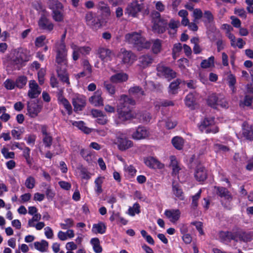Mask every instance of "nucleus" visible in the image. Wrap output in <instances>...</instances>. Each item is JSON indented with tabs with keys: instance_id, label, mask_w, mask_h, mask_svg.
<instances>
[{
	"instance_id": "1",
	"label": "nucleus",
	"mask_w": 253,
	"mask_h": 253,
	"mask_svg": "<svg viewBox=\"0 0 253 253\" xmlns=\"http://www.w3.org/2000/svg\"><path fill=\"white\" fill-rule=\"evenodd\" d=\"M135 104V101L126 95L121 96L120 103L117 107L118 118L116 120L117 125L124 124L135 117L134 114L129 108V105Z\"/></svg>"
},
{
	"instance_id": "52",
	"label": "nucleus",
	"mask_w": 253,
	"mask_h": 253,
	"mask_svg": "<svg viewBox=\"0 0 253 253\" xmlns=\"http://www.w3.org/2000/svg\"><path fill=\"white\" fill-rule=\"evenodd\" d=\"M128 211L129 214L131 216H134L135 213L138 214L140 212L139 205L135 203L132 207L129 208Z\"/></svg>"
},
{
	"instance_id": "21",
	"label": "nucleus",
	"mask_w": 253,
	"mask_h": 253,
	"mask_svg": "<svg viewBox=\"0 0 253 253\" xmlns=\"http://www.w3.org/2000/svg\"><path fill=\"white\" fill-rule=\"evenodd\" d=\"M144 163L146 166L152 169H162L164 167L163 164L161 163L156 159L149 157L144 159Z\"/></svg>"
},
{
	"instance_id": "8",
	"label": "nucleus",
	"mask_w": 253,
	"mask_h": 253,
	"mask_svg": "<svg viewBox=\"0 0 253 253\" xmlns=\"http://www.w3.org/2000/svg\"><path fill=\"white\" fill-rule=\"evenodd\" d=\"M72 102L75 112L82 111L86 104L85 97L83 95L77 94L72 98Z\"/></svg>"
},
{
	"instance_id": "36",
	"label": "nucleus",
	"mask_w": 253,
	"mask_h": 253,
	"mask_svg": "<svg viewBox=\"0 0 253 253\" xmlns=\"http://www.w3.org/2000/svg\"><path fill=\"white\" fill-rule=\"evenodd\" d=\"M172 192L173 194L180 200H183L184 196L182 189L180 186L177 184L173 183L172 184Z\"/></svg>"
},
{
	"instance_id": "39",
	"label": "nucleus",
	"mask_w": 253,
	"mask_h": 253,
	"mask_svg": "<svg viewBox=\"0 0 253 253\" xmlns=\"http://www.w3.org/2000/svg\"><path fill=\"white\" fill-rule=\"evenodd\" d=\"M228 84L229 88L234 93L236 91L235 84H236V79L235 76L232 74H229L227 77Z\"/></svg>"
},
{
	"instance_id": "33",
	"label": "nucleus",
	"mask_w": 253,
	"mask_h": 253,
	"mask_svg": "<svg viewBox=\"0 0 253 253\" xmlns=\"http://www.w3.org/2000/svg\"><path fill=\"white\" fill-rule=\"evenodd\" d=\"M90 244L92 246L94 252L95 253H100L102 251V248L100 246V241L97 238H93L90 240Z\"/></svg>"
},
{
	"instance_id": "38",
	"label": "nucleus",
	"mask_w": 253,
	"mask_h": 253,
	"mask_svg": "<svg viewBox=\"0 0 253 253\" xmlns=\"http://www.w3.org/2000/svg\"><path fill=\"white\" fill-rule=\"evenodd\" d=\"M193 9L192 16L194 18L193 21L194 22H199V20H200L203 16V13L202 10L200 8L194 9L193 6H191V10Z\"/></svg>"
},
{
	"instance_id": "42",
	"label": "nucleus",
	"mask_w": 253,
	"mask_h": 253,
	"mask_svg": "<svg viewBox=\"0 0 253 253\" xmlns=\"http://www.w3.org/2000/svg\"><path fill=\"white\" fill-rule=\"evenodd\" d=\"M96 6L97 8L99 10H100L103 13H104L106 15L110 14V8L108 6V5L106 3H105L104 1H99Z\"/></svg>"
},
{
	"instance_id": "53",
	"label": "nucleus",
	"mask_w": 253,
	"mask_h": 253,
	"mask_svg": "<svg viewBox=\"0 0 253 253\" xmlns=\"http://www.w3.org/2000/svg\"><path fill=\"white\" fill-rule=\"evenodd\" d=\"M27 79L25 76H20L16 80L15 82L16 86L20 88H22L27 83Z\"/></svg>"
},
{
	"instance_id": "32",
	"label": "nucleus",
	"mask_w": 253,
	"mask_h": 253,
	"mask_svg": "<svg viewBox=\"0 0 253 253\" xmlns=\"http://www.w3.org/2000/svg\"><path fill=\"white\" fill-rule=\"evenodd\" d=\"M238 236L240 241L244 242H248L251 241L252 237L251 234L247 233L242 230H238Z\"/></svg>"
},
{
	"instance_id": "31",
	"label": "nucleus",
	"mask_w": 253,
	"mask_h": 253,
	"mask_svg": "<svg viewBox=\"0 0 253 253\" xmlns=\"http://www.w3.org/2000/svg\"><path fill=\"white\" fill-rule=\"evenodd\" d=\"M34 245L35 249L41 252H46L48 247V243L44 240H42L40 242H35Z\"/></svg>"
},
{
	"instance_id": "22",
	"label": "nucleus",
	"mask_w": 253,
	"mask_h": 253,
	"mask_svg": "<svg viewBox=\"0 0 253 253\" xmlns=\"http://www.w3.org/2000/svg\"><path fill=\"white\" fill-rule=\"evenodd\" d=\"M89 102L95 106H99L103 105V100L101 97V91L97 90L94 95L89 98Z\"/></svg>"
},
{
	"instance_id": "37",
	"label": "nucleus",
	"mask_w": 253,
	"mask_h": 253,
	"mask_svg": "<svg viewBox=\"0 0 253 253\" xmlns=\"http://www.w3.org/2000/svg\"><path fill=\"white\" fill-rule=\"evenodd\" d=\"M171 142L176 149L181 150L183 146L184 140L180 137L175 136L172 138Z\"/></svg>"
},
{
	"instance_id": "44",
	"label": "nucleus",
	"mask_w": 253,
	"mask_h": 253,
	"mask_svg": "<svg viewBox=\"0 0 253 253\" xmlns=\"http://www.w3.org/2000/svg\"><path fill=\"white\" fill-rule=\"evenodd\" d=\"M188 15V12L186 10H181L178 12V15L182 18L181 20V24L183 26H187L189 24V21L187 18Z\"/></svg>"
},
{
	"instance_id": "56",
	"label": "nucleus",
	"mask_w": 253,
	"mask_h": 253,
	"mask_svg": "<svg viewBox=\"0 0 253 253\" xmlns=\"http://www.w3.org/2000/svg\"><path fill=\"white\" fill-rule=\"evenodd\" d=\"M104 87L110 95H113L115 93V86L112 84L107 82H105L104 83Z\"/></svg>"
},
{
	"instance_id": "27",
	"label": "nucleus",
	"mask_w": 253,
	"mask_h": 253,
	"mask_svg": "<svg viewBox=\"0 0 253 253\" xmlns=\"http://www.w3.org/2000/svg\"><path fill=\"white\" fill-rule=\"evenodd\" d=\"M47 3L48 8L52 10V12L63 10V6L58 0H49Z\"/></svg>"
},
{
	"instance_id": "26",
	"label": "nucleus",
	"mask_w": 253,
	"mask_h": 253,
	"mask_svg": "<svg viewBox=\"0 0 253 253\" xmlns=\"http://www.w3.org/2000/svg\"><path fill=\"white\" fill-rule=\"evenodd\" d=\"M138 60L140 66L143 68H145L150 65L153 61L152 57L149 55H142L139 58Z\"/></svg>"
},
{
	"instance_id": "35",
	"label": "nucleus",
	"mask_w": 253,
	"mask_h": 253,
	"mask_svg": "<svg viewBox=\"0 0 253 253\" xmlns=\"http://www.w3.org/2000/svg\"><path fill=\"white\" fill-rule=\"evenodd\" d=\"M104 179V177L99 176L95 180V191L98 195L101 194L103 191L102 189V184L103 182Z\"/></svg>"
},
{
	"instance_id": "55",
	"label": "nucleus",
	"mask_w": 253,
	"mask_h": 253,
	"mask_svg": "<svg viewBox=\"0 0 253 253\" xmlns=\"http://www.w3.org/2000/svg\"><path fill=\"white\" fill-rule=\"evenodd\" d=\"M180 84L179 80H176L175 81L172 82L169 86V92L171 94H175L176 93V90L178 88V85Z\"/></svg>"
},
{
	"instance_id": "20",
	"label": "nucleus",
	"mask_w": 253,
	"mask_h": 253,
	"mask_svg": "<svg viewBox=\"0 0 253 253\" xmlns=\"http://www.w3.org/2000/svg\"><path fill=\"white\" fill-rule=\"evenodd\" d=\"M62 93L63 91L62 90L59 91L58 92L57 95L58 101L67 111L68 115H71L72 113V107L68 100L64 97Z\"/></svg>"
},
{
	"instance_id": "23",
	"label": "nucleus",
	"mask_w": 253,
	"mask_h": 253,
	"mask_svg": "<svg viewBox=\"0 0 253 253\" xmlns=\"http://www.w3.org/2000/svg\"><path fill=\"white\" fill-rule=\"evenodd\" d=\"M216 194L221 198L230 202L232 200V196L228 189L223 187H217Z\"/></svg>"
},
{
	"instance_id": "3",
	"label": "nucleus",
	"mask_w": 253,
	"mask_h": 253,
	"mask_svg": "<svg viewBox=\"0 0 253 253\" xmlns=\"http://www.w3.org/2000/svg\"><path fill=\"white\" fill-rule=\"evenodd\" d=\"M169 18V16L161 17L159 12L154 11L152 19L153 31L159 34L164 33L168 29Z\"/></svg>"
},
{
	"instance_id": "25",
	"label": "nucleus",
	"mask_w": 253,
	"mask_h": 253,
	"mask_svg": "<svg viewBox=\"0 0 253 253\" xmlns=\"http://www.w3.org/2000/svg\"><path fill=\"white\" fill-rule=\"evenodd\" d=\"M107 226L103 222H99L98 223L93 224L91 231L95 234H103L106 232Z\"/></svg>"
},
{
	"instance_id": "57",
	"label": "nucleus",
	"mask_w": 253,
	"mask_h": 253,
	"mask_svg": "<svg viewBox=\"0 0 253 253\" xmlns=\"http://www.w3.org/2000/svg\"><path fill=\"white\" fill-rule=\"evenodd\" d=\"M62 10L55 11L52 12L53 19L57 22H61L63 20Z\"/></svg>"
},
{
	"instance_id": "40",
	"label": "nucleus",
	"mask_w": 253,
	"mask_h": 253,
	"mask_svg": "<svg viewBox=\"0 0 253 253\" xmlns=\"http://www.w3.org/2000/svg\"><path fill=\"white\" fill-rule=\"evenodd\" d=\"M73 125L78 127L84 133L88 134L91 132V129L85 126V124L83 121H76L73 123Z\"/></svg>"
},
{
	"instance_id": "60",
	"label": "nucleus",
	"mask_w": 253,
	"mask_h": 253,
	"mask_svg": "<svg viewBox=\"0 0 253 253\" xmlns=\"http://www.w3.org/2000/svg\"><path fill=\"white\" fill-rule=\"evenodd\" d=\"M202 192V190L201 189H200L195 195H194L192 197V206L195 208H196L198 205V201L201 197Z\"/></svg>"
},
{
	"instance_id": "54",
	"label": "nucleus",
	"mask_w": 253,
	"mask_h": 253,
	"mask_svg": "<svg viewBox=\"0 0 253 253\" xmlns=\"http://www.w3.org/2000/svg\"><path fill=\"white\" fill-rule=\"evenodd\" d=\"M182 49V45L180 43H175L172 49V56L175 59L178 56V53Z\"/></svg>"
},
{
	"instance_id": "59",
	"label": "nucleus",
	"mask_w": 253,
	"mask_h": 253,
	"mask_svg": "<svg viewBox=\"0 0 253 253\" xmlns=\"http://www.w3.org/2000/svg\"><path fill=\"white\" fill-rule=\"evenodd\" d=\"M191 225H193L195 226L196 229L199 233L200 235H203L204 234V232L203 229V223L201 221H194L191 222Z\"/></svg>"
},
{
	"instance_id": "48",
	"label": "nucleus",
	"mask_w": 253,
	"mask_h": 253,
	"mask_svg": "<svg viewBox=\"0 0 253 253\" xmlns=\"http://www.w3.org/2000/svg\"><path fill=\"white\" fill-rule=\"evenodd\" d=\"M253 98L252 96L249 95H246L245 96L243 101L240 102V106L241 107L251 106L253 103Z\"/></svg>"
},
{
	"instance_id": "63",
	"label": "nucleus",
	"mask_w": 253,
	"mask_h": 253,
	"mask_svg": "<svg viewBox=\"0 0 253 253\" xmlns=\"http://www.w3.org/2000/svg\"><path fill=\"white\" fill-rule=\"evenodd\" d=\"M124 169L125 171L128 172L131 176H133L136 174V170L132 165L127 166V165H125L124 166Z\"/></svg>"
},
{
	"instance_id": "28",
	"label": "nucleus",
	"mask_w": 253,
	"mask_h": 253,
	"mask_svg": "<svg viewBox=\"0 0 253 253\" xmlns=\"http://www.w3.org/2000/svg\"><path fill=\"white\" fill-rule=\"evenodd\" d=\"M218 97L215 93L209 95L206 99L207 105L213 109H217Z\"/></svg>"
},
{
	"instance_id": "43",
	"label": "nucleus",
	"mask_w": 253,
	"mask_h": 253,
	"mask_svg": "<svg viewBox=\"0 0 253 253\" xmlns=\"http://www.w3.org/2000/svg\"><path fill=\"white\" fill-rule=\"evenodd\" d=\"M232 233L231 231H220L219 234V238L223 242H230Z\"/></svg>"
},
{
	"instance_id": "50",
	"label": "nucleus",
	"mask_w": 253,
	"mask_h": 253,
	"mask_svg": "<svg viewBox=\"0 0 253 253\" xmlns=\"http://www.w3.org/2000/svg\"><path fill=\"white\" fill-rule=\"evenodd\" d=\"M213 148L216 152H226L230 150L229 147L220 143H214Z\"/></svg>"
},
{
	"instance_id": "15",
	"label": "nucleus",
	"mask_w": 253,
	"mask_h": 253,
	"mask_svg": "<svg viewBox=\"0 0 253 253\" xmlns=\"http://www.w3.org/2000/svg\"><path fill=\"white\" fill-rule=\"evenodd\" d=\"M141 5L138 3L136 1H134L127 5L126 10V13L129 15L135 17L141 10Z\"/></svg>"
},
{
	"instance_id": "10",
	"label": "nucleus",
	"mask_w": 253,
	"mask_h": 253,
	"mask_svg": "<svg viewBox=\"0 0 253 253\" xmlns=\"http://www.w3.org/2000/svg\"><path fill=\"white\" fill-rule=\"evenodd\" d=\"M85 20L87 25L91 28H96L99 25V19L96 17V14L91 11H88L86 13Z\"/></svg>"
},
{
	"instance_id": "2",
	"label": "nucleus",
	"mask_w": 253,
	"mask_h": 253,
	"mask_svg": "<svg viewBox=\"0 0 253 253\" xmlns=\"http://www.w3.org/2000/svg\"><path fill=\"white\" fill-rule=\"evenodd\" d=\"M126 41L137 48L141 50L143 48L148 49L151 46V43L147 41L140 33L132 32L126 34L125 36Z\"/></svg>"
},
{
	"instance_id": "41",
	"label": "nucleus",
	"mask_w": 253,
	"mask_h": 253,
	"mask_svg": "<svg viewBox=\"0 0 253 253\" xmlns=\"http://www.w3.org/2000/svg\"><path fill=\"white\" fill-rule=\"evenodd\" d=\"M151 44L152 45V49L154 53L157 54L159 53L161 50L162 42L159 39L152 41Z\"/></svg>"
},
{
	"instance_id": "34",
	"label": "nucleus",
	"mask_w": 253,
	"mask_h": 253,
	"mask_svg": "<svg viewBox=\"0 0 253 253\" xmlns=\"http://www.w3.org/2000/svg\"><path fill=\"white\" fill-rule=\"evenodd\" d=\"M170 166L172 169V174L176 175L180 170L179 167L178 166V162L176 160V157L174 156H171L170 157Z\"/></svg>"
},
{
	"instance_id": "16",
	"label": "nucleus",
	"mask_w": 253,
	"mask_h": 253,
	"mask_svg": "<svg viewBox=\"0 0 253 253\" xmlns=\"http://www.w3.org/2000/svg\"><path fill=\"white\" fill-rule=\"evenodd\" d=\"M164 214L170 222L175 223L179 219L181 213L178 209H170L166 210Z\"/></svg>"
},
{
	"instance_id": "9",
	"label": "nucleus",
	"mask_w": 253,
	"mask_h": 253,
	"mask_svg": "<svg viewBox=\"0 0 253 253\" xmlns=\"http://www.w3.org/2000/svg\"><path fill=\"white\" fill-rule=\"evenodd\" d=\"M38 25L40 29L51 32L54 27L53 24L49 21L45 14L42 15L38 21Z\"/></svg>"
},
{
	"instance_id": "24",
	"label": "nucleus",
	"mask_w": 253,
	"mask_h": 253,
	"mask_svg": "<svg viewBox=\"0 0 253 253\" xmlns=\"http://www.w3.org/2000/svg\"><path fill=\"white\" fill-rule=\"evenodd\" d=\"M63 69L61 67H59L58 65L57 67V73L58 75V77L59 78L60 80L67 84L68 85L70 84V82L68 77V74L67 72L66 67L65 66H62Z\"/></svg>"
},
{
	"instance_id": "62",
	"label": "nucleus",
	"mask_w": 253,
	"mask_h": 253,
	"mask_svg": "<svg viewBox=\"0 0 253 253\" xmlns=\"http://www.w3.org/2000/svg\"><path fill=\"white\" fill-rule=\"evenodd\" d=\"M140 121L142 122L147 123L150 122L151 117L149 113L145 112L140 115Z\"/></svg>"
},
{
	"instance_id": "17",
	"label": "nucleus",
	"mask_w": 253,
	"mask_h": 253,
	"mask_svg": "<svg viewBox=\"0 0 253 253\" xmlns=\"http://www.w3.org/2000/svg\"><path fill=\"white\" fill-rule=\"evenodd\" d=\"M41 106L34 102H28L27 104V112L31 118H35L40 112Z\"/></svg>"
},
{
	"instance_id": "29",
	"label": "nucleus",
	"mask_w": 253,
	"mask_h": 253,
	"mask_svg": "<svg viewBox=\"0 0 253 253\" xmlns=\"http://www.w3.org/2000/svg\"><path fill=\"white\" fill-rule=\"evenodd\" d=\"M132 145L131 141L126 138H120L118 139V147L121 150H125Z\"/></svg>"
},
{
	"instance_id": "12",
	"label": "nucleus",
	"mask_w": 253,
	"mask_h": 253,
	"mask_svg": "<svg viewBox=\"0 0 253 253\" xmlns=\"http://www.w3.org/2000/svg\"><path fill=\"white\" fill-rule=\"evenodd\" d=\"M207 170L205 167L199 165L196 167L194 173L195 179L199 182H204L207 178Z\"/></svg>"
},
{
	"instance_id": "64",
	"label": "nucleus",
	"mask_w": 253,
	"mask_h": 253,
	"mask_svg": "<svg viewBox=\"0 0 253 253\" xmlns=\"http://www.w3.org/2000/svg\"><path fill=\"white\" fill-rule=\"evenodd\" d=\"M244 135L247 139L253 140V129L251 127L245 129L243 132Z\"/></svg>"
},
{
	"instance_id": "18",
	"label": "nucleus",
	"mask_w": 253,
	"mask_h": 253,
	"mask_svg": "<svg viewBox=\"0 0 253 253\" xmlns=\"http://www.w3.org/2000/svg\"><path fill=\"white\" fill-rule=\"evenodd\" d=\"M97 53L99 55V58L104 62L111 61L112 59L113 53L109 49L100 47L98 49Z\"/></svg>"
},
{
	"instance_id": "11",
	"label": "nucleus",
	"mask_w": 253,
	"mask_h": 253,
	"mask_svg": "<svg viewBox=\"0 0 253 253\" xmlns=\"http://www.w3.org/2000/svg\"><path fill=\"white\" fill-rule=\"evenodd\" d=\"M29 90L28 92L29 97L31 98H36L41 92V89L35 80L29 82Z\"/></svg>"
},
{
	"instance_id": "13",
	"label": "nucleus",
	"mask_w": 253,
	"mask_h": 253,
	"mask_svg": "<svg viewBox=\"0 0 253 253\" xmlns=\"http://www.w3.org/2000/svg\"><path fill=\"white\" fill-rule=\"evenodd\" d=\"M149 135V132L145 127L139 126L132 134V137L134 139L140 140L146 138Z\"/></svg>"
},
{
	"instance_id": "6",
	"label": "nucleus",
	"mask_w": 253,
	"mask_h": 253,
	"mask_svg": "<svg viewBox=\"0 0 253 253\" xmlns=\"http://www.w3.org/2000/svg\"><path fill=\"white\" fill-rule=\"evenodd\" d=\"M157 71L158 76L164 77L169 80H171L176 77V72L163 64H159L158 65Z\"/></svg>"
},
{
	"instance_id": "5",
	"label": "nucleus",
	"mask_w": 253,
	"mask_h": 253,
	"mask_svg": "<svg viewBox=\"0 0 253 253\" xmlns=\"http://www.w3.org/2000/svg\"><path fill=\"white\" fill-rule=\"evenodd\" d=\"M29 52L26 49L18 48L10 63L13 65V69H19L21 65L30 60Z\"/></svg>"
},
{
	"instance_id": "19",
	"label": "nucleus",
	"mask_w": 253,
	"mask_h": 253,
	"mask_svg": "<svg viewBox=\"0 0 253 253\" xmlns=\"http://www.w3.org/2000/svg\"><path fill=\"white\" fill-rule=\"evenodd\" d=\"M128 76L127 74L124 72L116 73L110 78V81L113 84H119L125 82L127 81Z\"/></svg>"
},
{
	"instance_id": "7",
	"label": "nucleus",
	"mask_w": 253,
	"mask_h": 253,
	"mask_svg": "<svg viewBox=\"0 0 253 253\" xmlns=\"http://www.w3.org/2000/svg\"><path fill=\"white\" fill-rule=\"evenodd\" d=\"M42 136V142L45 147L49 148L53 142V137L50 132L48 131V127L46 125H41L39 126Z\"/></svg>"
},
{
	"instance_id": "30",
	"label": "nucleus",
	"mask_w": 253,
	"mask_h": 253,
	"mask_svg": "<svg viewBox=\"0 0 253 253\" xmlns=\"http://www.w3.org/2000/svg\"><path fill=\"white\" fill-rule=\"evenodd\" d=\"M129 94L137 98H140L144 95V92L142 89L138 86H134L128 90Z\"/></svg>"
},
{
	"instance_id": "14",
	"label": "nucleus",
	"mask_w": 253,
	"mask_h": 253,
	"mask_svg": "<svg viewBox=\"0 0 253 253\" xmlns=\"http://www.w3.org/2000/svg\"><path fill=\"white\" fill-rule=\"evenodd\" d=\"M121 56L124 63H132L136 60L135 55L130 51L124 48L121 49Z\"/></svg>"
},
{
	"instance_id": "61",
	"label": "nucleus",
	"mask_w": 253,
	"mask_h": 253,
	"mask_svg": "<svg viewBox=\"0 0 253 253\" xmlns=\"http://www.w3.org/2000/svg\"><path fill=\"white\" fill-rule=\"evenodd\" d=\"M65 223H61L60 226L63 229H66L73 226L74 221L71 218H66L64 219Z\"/></svg>"
},
{
	"instance_id": "47",
	"label": "nucleus",
	"mask_w": 253,
	"mask_h": 253,
	"mask_svg": "<svg viewBox=\"0 0 253 253\" xmlns=\"http://www.w3.org/2000/svg\"><path fill=\"white\" fill-rule=\"evenodd\" d=\"M204 18L205 20L204 22L206 23L211 24L214 21V17L211 11L210 10H206L203 14Z\"/></svg>"
},
{
	"instance_id": "51",
	"label": "nucleus",
	"mask_w": 253,
	"mask_h": 253,
	"mask_svg": "<svg viewBox=\"0 0 253 253\" xmlns=\"http://www.w3.org/2000/svg\"><path fill=\"white\" fill-rule=\"evenodd\" d=\"M71 49L73 50L72 58L74 61L77 60L79 58L80 53L78 50V46L74 43H72L70 44Z\"/></svg>"
},
{
	"instance_id": "49",
	"label": "nucleus",
	"mask_w": 253,
	"mask_h": 253,
	"mask_svg": "<svg viewBox=\"0 0 253 253\" xmlns=\"http://www.w3.org/2000/svg\"><path fill=\"white\" fill-rule=\"evenodd\" d=\"M36 183L35 178L32 176H29L25 180V185L27 188L32 189L35 187Z\"/></svg>"
},
{
	"instance_id": "46",
	"label": "nucleus",
	"mask_w": 253,
	"mask_h": 253,
	"mask_svg": "<svg viewBox=\"0 0 253 253\" xmlns=\"http://www.w3.org/2000/svg\"><path fill=\"white\" fill-rule=\"evenodd\" d=\"M180 25V23L179 20L171 19L169 22L168 21V29L172 30L175 32Z\"/></svg>"
},
{
	"instance_id": "58",
	"label": "nucleus",
	"mask_w": 253,
	"mask_h": 253,
	"mask_svg": "<svg viewBox=\"0 0 253 253\" xmlns=\"http://www.w3.org/2000/svg\"><path fill=\"white\" fill-rule=\"evenodd\" d=\"M41 217V214L39 213L33 215V217L28 220V227H34L35 222L40 220Z\"/></svg>"
},
{
	"instance_id": "45",
	"label": "nucleus",
	"mask_w": 253,
	"mask_h": 253,
	"mask_svg": "<svg viewBox=\"0 0 253 253\" xmlns=\"http://www.w3.org/2000/svg\"><path fill=\"white\" fill-rule=\"evenodd\" d=\"M214 58L213 56L210 57L208 59L203 60L201 63V66L202 68H210L214 65Z\"/></svg>"
},
{
	"instance_id": "4",
	"label": "nucleus",
	"mask_w": 253,
	"mask_h": 253,
	"mask_svg": "<svg viewBox=\"0 0 253 253\" xmlns=\"http://www.w3.org/2000/svg\"><path fill=\"white\" fill-rule=\"evenodd\" d=\"M55 62L60 66L67 67L68 64V48L66 44H55Z\"/></svg>"
}]
</instances>
